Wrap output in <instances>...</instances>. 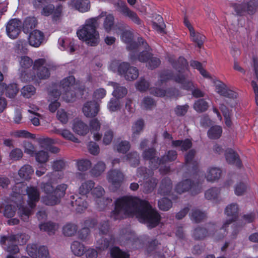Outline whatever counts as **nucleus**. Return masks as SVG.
<instances>
[{"mask_svg": "<svg viewBox=\"0 0 258 258\" xmlns=\"http://www.w3.org/2000/svg\"><path fill=\"white\" fill-rule=\"evenodd\" d=\"M99 110V104L95 101L86 102L82 108V111L84 115L87 117L95 116L98 114Z\"/></svg>", "mask_w": 258, "mask_h": 258, "instance_id": "26", "label": "nucleus"}, {"mask_svg": "<svg viewBox=\"0 0 258 258\" xmlns=\"http://www.w3.org/2000/svg\"><path fill=\"white\" fill-rule=\"evenodd\" d=\"M216 227L214 224L209 223L207 226V229L201 227L196 228L193 232L192 236L195 239L199 240L204 238L208 234L209 235L215 234L214 231L216 229Z\"/></svg>", "mask_w": 258, "mask_h": 258, "instance_id": "27", "label": "nucleus"}, {"mask_svg": "<svg viewBox=\"0 0 258 258\" xmlns=\"http://www.w3.org/2000/svg\"><path fill=\"white\" fill-rule=\"evenodd\" d=\"M78 229L76 224L69 223L66 224L62 228V233L66 236H72L74 235Z\"/></svg>", "mask_w": 258, "mask_h": 258, "instance_id": "46", "label": "nucleus"}, {"mask_svg": "<svg viewBox=\"0 0 258 258\" xmlns=\"http://www.w3.org/2000/svg\"><path fill=\"white\" fill-rule=\"evenodd\" d=\"M6 91V96L9 98H14L17 94L18 89L16 84H10L7 86L5 84H0V95Z\"/></svg>", "mask_w": 258, "mask_h": 258, "instance_id": "32", "label": "nucleus"}, {"mask_svg": "<svg viewBox=\"0 0 258 258\" xmlns=\"http://www.w3.org/2000/svg\"><path fill=\"white\" fill-rule=\"evenodd\" d=\"M12 190V196L19 207L18 214L23 221H27L40 199L39 191L36 186H26L24 182L17 183Z\"/></svg>", "mask_w": 258, "mask_h": 258, "instance_id": "3", "label": "nucleus"}, {"mask_svg": "<svg viewBox=\"0 0 258 258\" xmlns=\"http://www.w3.org/2000/svg\"><path fill=\"white\" fill-rule=\"evenodd\" d=\"M110 255L112 258H130V254L122 251L118 247L114 246L110 248Z\"/></svg>", "mask_w": 258, "mask_h": 258, "instance_id": "43", "label": "nucleus"}, {"mask_svg": "<svg viewBox=\"0 0 258 258\" xmlns=\"http://www.w3.org/2000/svg\"><path fill=\"white\" fill-rule=\"evenodd\" d=\"M172 205L171 201L166 198H162L158 201V207L160 209L163 211L168 210L172 207Z\"/></svg>", "mask_w": 258, "mask_h": 258, "instance_id": "62", "label": "nucleus"}, {"mask_svg": "<svg viewBox=\"0 0 258 258\" xmlns=\"http://www.w3.org/2000/svg\"><path fill=\"white\" fill-rule=\"evenodd\" d=\"M12 201H14V203L16 205H12V204L8 205L5 207L4 215L5 217L7 218H11L13 217L16 213V207L18 208L15 202V198H13L12 196Z\"/></svg>", "mask_w": 258, "mask_h": 258, "instance_id": "54", "label": "nucleus"}, {"mask_svg": "<svg viewBox=\"0 0 258 258\" xmlns=\"http://www.w3.org/2000/svg\"><path fill=\"white\" fill-rule=\"evenodd\" d=\"M37 24V20L34 17H27L23 24V29L24 32L28 33L35 27Z\"/></svg>", "mask_w": 258, "mask_h": 258, "instance_id": "41", "label": "nucleus"}, {"mask_svg": "<svg viewBox=\"0 0 258 258\" xmlns=\"http://www.w3.org/2000/svg\"><path fill=\"white\" fill-rule=\"evenodd\" d=\"M120 38L123 42L127 44V49L131 51L130 58L131 60H134L137 52L142 49V40L140 41V43L139 42V39L141 38H138V42H133V34L130 30L123 31L121 34Z\"/></svg>", "mask_w": 258, "mask_h": 258, "instance_id": "13", "label": "nucleus"}, {"mask_svg": "<svg viewBox=\"0 0 258 258\" xmlns=\"http://www.w3.org/2000/svg\"><path fill=\"white\" fill-rule=\"evenodd\" d=\"M91 165V162L87 159L79 160L77 162L78 169L82 171L87 170L90 168Z\"/></svg>", "mask_w": 258, "mask_h": 258, "instance_id": "61", "label": "nucleus"}, {"mask_svg": "<svg viewBox=\"0 0 258 258\" xmlns=\"http://www.w3.org/2000/svg\"><path fill=\"white\" fill-rule=\"evenodd\" d=\"M172 187L171 179L165 178L161 181L158 192L161 195H169L172 189Z\"/></svg>", "mask_w": 258, "mask_h": 258, "instance_id": "37", "label": "nucleus"}, {"mask_svg": "<svg viewBox=\"0 0 258 258\" xmlns=\"http://www.w3.org/2000/svg\"><path fill=\"white\" fill-rule=\"evenodd\" d=\"M220 191L218 188L213 187L207 190L205 194L206 199L213 200L217 198Z\"/></svg>", "mask_w": 258, "mask_h": 258, "instance_id": "59", "label": "nucleus"}, {"mask_svg": "<svg viewBox=\"0 0 258 258\" xmlns=\"http://www.w3.org/2000/svg\"><path fill=\"white\" fill-rule=\"evenodd\" d=\"M42 246L38 247L36 244H29L26 247L28 254L32 258H38L39 250Z\"/></svg>", "mask_w": 258, "mask_h": 258, "instance_id": "52", "label": "nucleus"}, {"mask_svg": "<svg viewBox=\"0 0 258 258\" xmlns=\"http://www.w3.org/2000/svg\"><path fill=\"white\" fill-rule=\"evenodd\" d=\"M169 61L172 67L176 70L178 74L174 76L170 71H164L160 75L159 80L156 87L151 88L150 92L151 94L158 97H166L176 98L179 96V91L175 88H170L168 90H163L158 87L161 86L165 82L169 80H173L175 82L180 84L182 87L187 90H191L192 95L196 98L203 97L204 93L199 89H194L193 83L188 80L183 73L188 70V65L187 60L182 56L178 58L177 61H173L172 58Z\"/></svg>", "mask_w": 258, "mask_h": 258, "instance_id": "2", "label": "nucleus"}, {"mask_svg": "<svg viewBox=\"0 0 258 258\" xmlns=\"http://www.w3.org/2000/svg\"><path fill=\"white\" fill-rule=\"evenodd\" d=\"M60 90L58 91L60 95L63 94L62 98L67 102H71L74 100L77 95H82L84 87L80 86L78 83H76L75 78L73 76H70L64 78L60 83Z\"/></svg>", "mask_w": 258, "mask_h": 258, "instance_id": "7", "label": "nucleus"}, {"mask_svg": "<svg viewBox=\"0 0 258 258\" xmlns=\"http://www.w3.org/2000/svg\"><path fill=\"white\" fill-rule=\"evenodd\" d=\"M191 142L189 139H185L184 141L176 140L173 141L172 146L173 147H181L182 151H186L191 146Z\"/></svg>", "mask_w": 258, "mask_h": 258, "instance_id": "47", "label": "nucleus"}, {"mask_svg": "<svg viewBox=\"0 0 258 258\" xmlns=\"http://www.w3.org/2000/svg\"><path fill=\"white\" fill-rule=\"evenodd\" d=\"M106 12H102L98 17L86 20L84 25L77 32L79 38L90 46L97 45L99 42V35L96 30V28L98 25L97 22L99 19L105 16L103 27L107 33H109L114 28V17L113 15L110 14L106 15Z\"/></svg>", "mask_w": 258, "mask_h": 258, "instance_id": "4", "label": "nucleus"}, {"mask_svg": "<svg viewBox=\"0 0 258 258\" xmlns=\"http://www.w3.org/2000/svg\"><path fill=\"white\" fill-rule=\"evenodd\" d=\"M35 158L38 163H45L48 160L49 155L47 152L41 150L35 154Z\"/></svg>", "mask_w": 258, "mask_h": 258, "instance_id": "60", "label": "nucleus"}, {"mask_svg": "<svg viewBox=\"0 0 258 258\" xmlns=\"http://www.w3.org/2000/svg\"><path fill=\"white\" fill-rule=\"evenodd\" d=\"M189 33L191 40L197 43L198 46L201 48L205 41V36L198 32H196L195 30Z\"/></svg>", "mask_w": 258, "mask_h": 258, "instance_id": "42", "label": "nucleus"}, {"mask_svg": "<svg viewBox=\"0 0 258 258\" xmlns=\"http://www.w3.org/2000/svg\"><path fill=\"white\" fill-rule=\"evenodd\" d=\"M208 107V102L204 99H200L196 101L193 106L194 109L198 112L206 111Z\"/></svg>", "mask_w": 258, "mask_h": 258, "instance_id": "44", "label": "nucleus"}, {"mask_svg": "<svg viewBox=\"0 0 258 258\" xmlns=\"http://www.w3.org/2000/svg\"><path fill=\"white\" fill-rule=\"evenodd\" d=\"M147 169L145 167H140L138 168L137 172V176L138 177H143L145 182L143 185V192L146 194L151 192L156 187L157 184V179L154 177H151L153 175L152 168Z\"/></svg>", "mask_w": 258, "mask_h": 258, "instance_id": "12", "label": "nucleus"}, {"mask_svg": "<svg viewBox=\"0 0 258 258\" xmlns=\"http://www.w3.org/2000/svg\"><path fill=\"white\" fill-rule=\"evenodd\" d=\"M142 40V49L139 54L137 53L135 54V58L134 59H138L141 62H147V67L151 69H154L158 67L161 63L159 58L156 57H153L150 52L151 48L147 43L145 41L143 38L139 39V42Z\"/></svg>", "mask_w": 258, "mask_h": 258, "instance_id": "11", "label": "nucleus"}, {"mask_svg": "<svg viewBox=\"0 0 258 258\" xmlns=\"http://www.w3.org/2000/svg\"><path fill=\"white\" fill-rule=\"evenodd\" d=\"M95 185V183L92 180H88L81 184L79 188V193L82 197L79 195L71 196V205L75 208L77 213H82L84 212L88 207V204L86 201V195L89 193L92 190Z\"/></svg>", "mask_w": 258, "mask_h": 258, "instance_id": "8", "label": "nucleus"}, {"mask_svg": "<svg viewBox=\"0 0 258 258\" xmlns=\"http://www.w3.org/2000/svg\"><path fill=\"white\" fill-rule=\"evenodd\" d=\"M109 69L113 72H117L126 80H134L139 76L138 70L126 62H120L118 60H113L109 66Z\"/></svg>", "mask_w": 258, "mask_h": 258, "instance_id": "10", "label": "nucleus"}, {"mask_svg": "<svg viewBox=\"0 0 258 258\" xmlns=\"http://www.w3.org/2000/svg\"><path fill=\"white\" fill-rule=\"evenodd\" d=\"M190 215L191 220L195 223L200 222L206 217V214L204 212L197 209H192Z\"/></svg>", "mask_w": 258, "mask_h": 258, "instance_id": "50", "label": "nucleus"}, {"mask_svg": "<svg viewBox=\"0 0 258 258\" xmlns=\"http://www.w3.org/2000/svg\"><path fill=\"white\" fill-rule=\"evenodd\" d=\"M213 82L215 84L216 92L220 95L233 99L237 97V93L229 89L223 82L216 79Z\"/></svg>", "mask_w": 258, "mask_h": 258, "instance_id": "23", "label": "nucleus"}, {"mask_svg": "<svg viewBox=\"0 0 258 258\" xmlns=\"http://www.w3.org/2000/svg\"><path fill=\"white\" fill-rule=\"evenodd\" d=\"M195 151L191 150L185 156V166L190 172H195L198 169V162L195 159Z\"/></svg>", "mask_w": 258, "mask_h": 258, "instance_id": "29", "label": "nucleus"}, {"mask_svg": "<svg viewBox=\"0 0 258 258\" xmlns=\"http://www.w3.org/2000/svg\"><path fill=\"white\" fill-rule=\"evenodd\" d=\"M225 158L230 164H235L238 167L241 166V162L238 155L232 149H228L225 151Z\"/></svg>", "mask_w": 258, "mask_h": 258, "instance_id": "35", "label": "nucleus"}, {"mask_svg": "<svg viewBox=\"0 0 258 258\" xmlns=\"http://www.w3.org/2000/svg\"><path fill=\"white\" fill-rule=\"evenodd\" d=\"M44 40V33L38 30H34L29 34V43L32 46L35 47L39 46Z\"/></svg>", "mask_w": 258, "mask_h": 258, "instance_id": "28", "label": "nucleus"}, {"mask_svg": "<svg viewBox=\"0 0 258 258\" xmlns=\"http://www.w3.org/2000/svg\"><path fill=\"white\" fill-rule=\"evenodd\" d=\"M72 128L75 133L80 136H84L89 131L87 124L79 119L74 120Z\"/></svg>", "mask_w": 258, "mask_h": 258, "instance_id": "31", "label": "nucleus"}, {"mask_svg": "<svg viewBox=\"0 0 258 258\" xmlns=\"http://www.w3.org/2000/svg\"><path fill=\"white\" fill-rule=\"evenodd\" d=\"M28 239L29 236L25 233L2 236L0 238V244L8 252L17 253L19 251L17 244H25Z\"/></svg>", "mask_w": 258, "mask_h": 258, "instance_id": "9", "label": "nucleus"}, {"mask_svg": "<svg viewBox=\"0 0 258 258\" xmlns=\"http://www.w3.org/2000/svg\"><path fill=\"white\" fill-rule=\"evenodd\" d=\"M68 187V185L65 183L57 185L54 189L52 195L42 197V202L48 206H54L59 204L61 199L64 196Z\"/></svg>", "mask_w": 258, "mask_h": 258, "instance_id": "14", "label": "nucleus"}, {"mask_svg": "<svg viewBox=\"0 0 258 258\" xmlns=\"http://www.w3.org/2000/svg\"><path fill=\"white\" fill-rule=\"evenodd\" d=\"M68 5L82 13L88 11L90 8L88 0H72L69 2Z\"/></svg>", "mask_w": 258, "mask_h": 258, "instance_id": "30", "label": "nucleus"}, {"mask_svg": "<svg viewBox=\"0 0 258 258\" xmlns=\"http://www.w3.org/2000/svg\"><path fill=\"white\" fill-rule=\"evenodd\" d=\"M117 7L118 11L124 16L128 17L135 23L140 25L141 21L134 12L130 10L126 6V3L124 1H118L117 2Z\"/></svg>", "mask_w": 258, "mask_h": 258, "instance_id": "25", "label": "nucleus"}, {"mask_svg": "<svg viewBox=\"0 0 258 258\" xmlns=\"http://www.w3.org/2000/svg\"><path fill=\"white\" fill-rule=\"evenodd\" d=\"M124 179V175L118 169H111L107 174V179L114 190L118 189Z\"/></svg>", "mask_w": 258, "mask_h": 258, "instance_id": "19", "label": "nucleus"}, {"mask_svg": "<svg viewBox=\"0 0 258 258\" xmlns=\"http://www.w3.org/2000/svg\"><path fill=\"white\" fill-rule=\"evenodd\" d=\"M82 228L79 232V237L82 240H85L89 234L90 229L94 228L98 230L99 236L101 237L100 239L97 240L98 246L97 248L100 250L106 249L109 246V241L106 238H103L102 236L105 235L109 231V225L108 221L100 222L97 224V220L94 218H88L85 220L82 223Z\"/></svg>", "mask_w": 258, "mask_h": 258, "instance_id": "5", "label": "nucleus"}, {"mask_svg": "<svg viewBox=\"0 0 258 258\" xmlns=\"http://www.w3.org/2000/svg\"><path fill=\"white\" fill-rule=\"evenodd\" d=\"M36 93V88L32 85H28L24 86L21 89V94L26 98H30Z\"/></svg>", "mask_w": 258, "mask_h": 258, "instance_id": "53", "label": "nucleus"}, {"mask_svg": "<svg viewBox=\"0 0 258 258\" xmlns=\"http://www.w3.org/2000/svg\"><path fill=\"white\" fill-rule=\"evenodd\" d=\"M39 226L41 231H45L50 235L54 234L58 228L57 224L51 222L40 224Z\"/></svg>", "mask_w": 258, "mask_h": 258, "instance_id": "40", "label": "nucleus"}, {"mask_svg": "<svg viewBox=\"0 0 258 258\" xmlns=\"http://www.w3.org/2000/svg\"><path fill=\"white\" fill-rule=\"evenodd\" d=\"M71 248L73 253L77 256H81L84 252V246L80 242L75 241L71 245Z\"/></svg>", "mask_w": 258, "mask_h": 258, "instance_id": "48", "label": "nucleus"}, {"mask_svg": "<svg viewBox=\"0 0 258 258\" xmlns=\"http://www.w3.org/2000/svg\"><path fill=\"white\" fill-rule=\"evenodd\" d=\"M201 189V183L200 182L191 183V181L188 179L179 182L175 187V191L179 194L190 191L191 195H196L200 192Z\"/></svg>", "mask_w": 258, "mask_h": 258, "instance_id": "16", "label": "nucleus"}, {"mask_svg": "<svg viewBox=\"0 0 258 258\" xmlns=\"http://www.w3.org/2000/svg\"><path fill=\"white\" fill-rule=\"evenodd\" d=\"M257 5L252 1L248 3L234 4L233 5V9L237 15L243 16L246 13L253 14L256 10Z\"/></svg>", "mask_w": 258, "mask_h": 258, "instance_id": "22", "label": "nucleus"}, {"mask_svg": "<svg viewBox=\"0 0 258 258\" xmlns=\"http://www.w3.org/2000/svg\"><path fill=\"white\" fill-rule=\"evenodd\" d=\"M222 133V129L220 126L215 125L211 127L208 132L209 138L216 139L220 137Z\"/></svg>", "mask_w": 258, "mask_h": 258, "instance_id": "49", "label": "nucleus"}, {"mask_svg": "<svg viewBox=\"0 0 258 258\" xmlns=\"http://www.w3.org/2000/svg\"><path fill=\"white\" fill-rule=\"evenodd\" d=\"M22 22L18 19L10 20L6 25V32L9 38L16 39L21 32Z\"/></svg>", "mask_w": 258, "mask_h": 258, "instance_id": "20", "label": "nucleus"}, {"mask_svg": "<svg viewBox=\"0 0 258 258\" xmlns=\"http://www.w3.org/2000/svg\"><path fill=\"white\" fill-rule=\"evenodd\" d=\"M106 168L105 164L102 161L98 162L91 170V173L94 176L100 175Z\"/></svg>", "mask_w": 258, "mask_h": 258, "instance_id": "55", "label": "nucleus"}, {"mask_svg": "<svg viewBox=\"0 0 258 258\" xmlns=\"http://www.w3.org/2000/svg\"><path fill=\"white\" fill-rule=\"evenodd\" d=\"M19 61L20 64L19 71L22 80L24 81H33L35 76H33L28 72V70L33 64L32 59L27 56H22L19 58Z\"/></svg>", "mask_w": 258, "mask_h": 258, "instance_id": "15", "label": "nucleus"}, {"mask_svg": "<svg viewBox=\"0 0 258 258\" xmlns=\"http://www.w3.org/2000/svg\"><path fill=\"white\" fill-rule=\"evenodd\" d=\"M131 146L129 142L126 141H121L116 145L117 151L121 153H125L130 149Z\"/></svg>", "mask_w": 258, "mask_h": 258, "instance_id": "64", "label": "nucleus"}, {"mask_svg": "<svg viewBox=\"0 0 258 258\" xmlns=\"http://www.w3.org/2000/svg\"><path fill=\"white\" fill-rule=\"evenodd\" d=\"M155 105L156 103L155 101L149 97H144L141 103L142 107L146 109H151Z\"/></svg>", "mask_w": 258, "mask_h": 258, "instance_id": "63", "label": "nucleus"}, {"mask_svg": "<svg viewBox=\"0 0 258 258\" xmlns=\"http://www.w3.org/2000/svg\"><path fill=\"white\" fill-rule=\"evenodd\" d=\"M124 159L128 161L132 166L135 167L139 164V155L137 152L128 154Z\"/></svg>", "mask_w": 258, "mask_h": 258, "instance_id": "51", "label": "nucleus"}, {"mask_svg": "<svg viewBox=\"0 0 258 258\" xmlns=\"http://www.w3.org/2000/svg\"><path fill=\"white\" fill-rule=\"evenodd\" d=\"M34 169L32 167L28 164H26L21 167L18 171L19 176L24 179L28 180L30 179L31 175L34 173Z\"/></svg>", "mask_w": 258, "mask_h": 258, "instance_id": "38", "label": "nucleus"}, {"mask_svg": "<svg viewBox=\"0 0 258 258\" xmlns=\"http://www.w3.org/2000/svg\"><path fill=\"white\" fill-rule=\"evenodd\" d=\"M63 7L61 5H58L53 10V12L51 14L52 20L53 22L55 23L59 22L62 17L63 14Z\"/></svg>", "mask_w": 258, "mask_h": 258, "instance_id": "45", "label": "nucleus"}, {"mask_svg": "<svg viewBox=\"0 0 258 258\" xmlns=\"http://www.w3.org/2000/svg\"><path fill=\"white\" fill-rule=\"evenodd\" d=\"M108 85H111L113 88V91L112 92V95L116 98L119 99L123 98L127 93V89L119 84L110 82L108 84Z\"/></svg>", "mask_w": 258, "mask_h": 258, "instance_id": "34", "label": "nucleus"}, {"mask_svg": "<svg viewBox=\"0 0 258 258\" xmlns=\"http://www.w3.org/2000/svg\"><path fill=\"white\" fill-rule=\"evenodd\" d=\"M114 209L110 217L114 220L135 216L147 224L149 228L156 227L160 220V215L148 201L132 196H123L114 202Z\"/></svg>", "mask_w": 258, "mask_h": 258, "instance_id": "1", "label": "nucleus"}, {"mask_svg": "<svg viewBox=\"0 0 258 258\" xmlns=\"http://www.w3.org/2000/svg\"><path fill=\"white\" fill-rule=\"evenodd\" d=\"M225 213L229 219L226 221L222 227L220 228V232L223 231L224 233L228 225L232 222L236 221L238 216V207L236 204H231L226 207L225 210Z\"/></svg>", "mask_w": 258, "mask_h": 258, "instance_id": "21", "label": "nucleus"}, {"mask_svg": "<svg viewBox=\"0 0 258 258\" xmlns=\"http://www.w3.org/2000/svg\"><path fill=\"white\" fill-rule=\"evenodd\" d=\"M33 69L35 72L36 75L33 80L37 77L40 79H47L50 76V71L49 68L46 64V60L44 58H39L36 59L33 62Z\"/></svg>", "mask_w": 258, "mask_h": 258, "instance_id": "18", "label": "nucleus"}, {"mask_svg": "<svg viewBox=\"0 0 258 258\" xmlns=\"http://www.w3.org/2000/svg\"><path fill=\"white\" fill-rule=\"evenodd\" d=\"M156 152L154 148H149L145 150L143 153V157L145 160H148L150 161V167L154 169L158 168L159 166V171L161 174H166L169 171V167L166 165L162 166L167 162L174 160L177 158V153L175 151H169L166 155H164L160 159L156 158L155 156Z\"/></svg>", "mask_w": 258, "mask_h": 258, "instance_id": "6", "label": "nucleus"}, {"mask_svg": "<svg viewBox=\"0 0 258 258\" xmlns=\"http://www.w3.org/2000/svg\"><path fill=\"white\" fill-rule=\"evenodd\" d=\"M59 96L60 93L54 88L49 92V100L51 101L49 105V109L51 112H54L60 106V103L57 101Z\"/></svg>", "mask_w": 258, "mask_h": 258, "instance_id": "33", "label": "nucleus"}, {"mask_svg": "<svg viewBox=\"0 0 258 258\" xmlns=\"http://www.w3.org/2000/svg\"><path fill=\"white\" fill-rule=\"evenodd\" d=\"M220 109L225 118L226 125L228 127L230 126L232 123L230 119L231 113L230 111L224 104H221L220 106Z\"/></svg>", "mask_w": 258, "mask_h": 258, "instance_id": "57", "label": "nucleus"}, {"mask_svg": "<svg viewBox=\"0 0 258 258\" xmlns=\"http://www.w3.org/2000/svg\"><path fill=\"white\" fill-rule=\"evenodd\" d=\"M57 133L67 140H70L75 143L79 142V139L75 137L73 134L68 130H58Z\"/></svg>", "mask_w": 258, "mask_h": 258, "instance_id": "56", "label": "nucleus"}, {"mask_svg": "<svg viewBox=\"0 0 258 258\" xmlns=\"http://www.w3.org/2000/svg\"><path fill=\"white\" fill-rule=\"evenodd\" d=\"M221 174V170L217 167H210L208 169L206 177L209 181H214L218 180Z\"/></svg>", "mask_w": 258, "mask_h": 258, "instance_id": "39", "label": "nucleus"}, {"mask_svg": "<svg viewBox=\"0 0 258 258\" xmlns=\"http://www.w3.org/2000/svg\"><path fill=\"white\" fill-rule=\"evenodd\" d=\"M144 125V123L142 119H140L135 122L132 126L133 137H135L136 136L138 135L143 130Z\"/></svg>", "mask_w": 258, "mask_h": 258, "instance_id": "58", "label": "nucleus"}, {"mask_svg": "<svg viewBox=\"0 0 258 258\" xmlns=\"http://www.w3.org/2000/svg\"><path fill=\"white\" fill-rule=\"evenodd\" d=\"M104 192L105 191L103 188L100 186H97L92 189V194L93 197L95 198L97 208L99 211L106 210L108 205H110L112 203L111 198H107L105 199L102 198Z\"/></svg>", "mask_w": 258, "mask_h": 258, "instance_id": "17", "label": "nucleus"}, {"mask_svg": "<svg viewBox=\"0 0 258 258\" xmlns=\"http://www.w3.org/2000/svg\"><path fill=\"white\" fill-rule=\"evenodd\" d=\"M90 130L93 134L94 139L98 141L101 138L102 135L98 133L100 128V123L97 118L92 119L90 122Z\"/></svg>", "mask_w": 258, "mask_h": 258, "instance_id": "36", "label": "nucleus"}, {"mask_svg": "<svg viewBox=\"0 0 258 258\" xmlns=\"http://www.w3.org/2000/svg\"><path fill=\"white\" fill-rule=\"evenodd\" d=\"M57 173L51 172L48 173L45 178L47 179V182H42L41 184V188L42 191L46 194L45 196H48L53 195L54 188L52 184L57 179Z\"/></svg>", "mask_w": 258, "mask_h": 258, "instance_id": "24", "label": "nucleus"}]
</instances>
